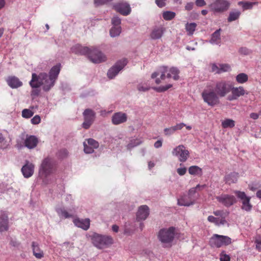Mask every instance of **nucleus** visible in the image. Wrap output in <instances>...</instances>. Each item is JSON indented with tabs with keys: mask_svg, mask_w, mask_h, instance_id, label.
Returning <instances> with one entry per match:
<instances>
[{
	"mask_svg": "<svg viewBox=\"0 0 261 261\" xmlns=\"http://www.w3.org/2000/svg\"><path fill=\"white\" fill-rule=\"evenodd\" d=\"M61 68V65L58 63L50 69L48 74L45 72H41L39 74L33 73L32 79L29 82L30 86L36 87L37 84L35 85L34 82L36 81L44 92L50 91L55 86L58 79Z\"/></svg>",
	"mask_w": 261,
	"mask_h": 261,
	"instance_id": "f257e3e1",
	"label": "nucleus"
},
{
	"mask_svg": "<svg viewBox=\"0 0 261 261\" xmlns=\"http://www.w3.org/2000/svg\"><path fill=\"white\" fill-rule=\"evenodd\" d=\"M80 54L87 55L90 60L94 63H99L106 60V56L96 48L90 49L87 47H81Z\"/></svg>",
	"mask_w": 261,
	"mask_h": 261,
	"instance_id": "f03ea898",
	"label": "nucleus"
},
{
	"mask_svg": "<svg viewBox=\"0 0 261 261\" xmlns=\"http://www.w3.org/2000/svg\"><path fill=\"white\" fill-rule=\"evenodd\" d=\"M93 245L99 249L106 248L113 244V239L110 236L102 235L97 233L91 236Z\"/></svg>",
	"mask_w": 261,
	"mask_h": 261,
	"instance_id": "7ed1b4c3",
	"label": "nucleus"
},
{
	"mask_svg": "<svg viewBox=\"0 0 261 261\" xmlns=\"http://www.w3.org/2000/svg\"><path fill=\"white\" fill-rule=\"evenodd\" d=\"M204 102L210 107H213L220 103V99L213 89H204L201 93Z\"/></svg>",
	"mask_w": 261,
	"mask_h": 261,
	"instance_id": "20e7f679",
	"label": "nucleus"
},
{
	"mask_svg": "<svg viewBox=\"0 0 261 261\" xmlns=\"http://www.w3.org/2000/svg\"><path fill=\"white\" fill-rule=\"evenodd\" d=\"M55 164L53 160L49 158H45L40 166L39 173L40 176L46 177L52 174L54 170Z\"/></svg>",
	"mask_w": 261,
	"mask_h": 261,
	"instance_id": "39448f33",
	"label": "nucleus"
},
{
	"mask_svg": "<svg viewBox=\"0 0 261 261\" xmlns=\"http://www.w3.org/2000/svg\"><path fill=\"white\" fill-rule=\"evenodd\" d=\"M231 83L230 82L221 80L217 82L214 87V90L218 97H224L231 91Z\"/></svg>",
	"mask_w": 261,
	"mask_h": 261,
	"instance_id": "423d86ee",
	"label": "nucleus"
},
{
	"mask_svg": "<svg viewBox=\"0 0 261 261\" xmlns=\"http://www.w3.org/2000/svg\"><path fill=\"white\" fill-rule=\"evenodd\" d=\"M231 243V239L227 236L214 234L210 240V244L212 247L219 248L223 245H228Z\"/></svg>",
	"mask_w": 261,
	"mask_h": 261,
	"instance_id": "0eeeda50",
	"label": "nucleus"
},
{
	"mask_svg": "<svg viewBox=\"0 0 261 261\" xmlns=\"http://www.w3.org/2000/svg\"><path fill=\"white\" fill-rule=\"evenodd\" d=\"M175 236V228L170 227L168 228L161 229L159 232L158 238L163 243H170L172 242Z\"/></svg>",
	"mask_w": 261,
	"mask_h": 261,
	"instance_id": "6e6552de",
	"label": "nucleus"
},
{
	"mask_svg": "<svg viewBox=\"0 0 261 261\" xmlns=\"http://www.w3.org/2000/svg\"><path fill=\"white\" fill-rule=\"evenodd\" d=\"M230 6L227 0H215L210 5L211 10L214 13H222L227 11Z\"/></svg>",
	"mask_w": 261,
	"mask_h": 261,
	"instance_id": "1a4fd4ad",
	"label": "nucleus"
},
{
	"mask_svg": "<svg viewBox=\"0 0 261 261\" xmlns=\"http://www.w3.org/2000/svg\"><path fill=\"white\" fill-rule=\"evenodd\" d=\"M127 61L124 59L117 62L108 71L107 75L109 79L114 78L118 73L126 65Z\"/></svg>",
	"mask_w": 261,
	"mask_h": 261,
	"instance_id": "9d476101",
	"label": "nucleus"
},
{
	"mask_svg": "<svg viewBox=\"0 0 261 261\" xmlns=\"http://www.w3.org/2000/svg\"><path fill=\"white\" fill-rule=\"evenodd\" d=\"M172 153L173 155L178 157L179 161L182 163L187 160L190 154L189 151L183 145H179L175 147Z\"/></svg>",
	"mask_w": 261,
	"mask_h": 261,
	"instance_id": "9b49d317",
	"label": "nucleus"
},
{
	"mask_svg": "<svg viewBox=\"0 0 261 261\" xmlns=\"http://www.w3.org/2000/svg\"><path fill=\"white\" fill-rule=\"evenodd\" d=\"M217 201L226 207H229L236 202V199L233 195L221 194L216 196Z\"/></svg>",
	"mask_w": 261,
	"mask_h": 261,
	"instance_id": "f8f14e48",
	"label": "nucleus"
},
{
	"mask_svg": "<svg viewBox=\"0 0 261 261\" xmlns=\"http://www.w3.org/2000/svg\"><path fill=\"white\" fill-rule=\"evenodd\" d=\"M231 94L228 96L227 99L229 101H233L238 99L240 97L243 96L245 94H248V92L245 90L243 86L238 87H234L231 83L230 87Z\"/></svg>",
	"mask_w": 261,
	"mask_h": 261,
	"instance_id": "ddd939ff",
	"label": "nucleus"
},
{
	"mask_svg": "<svg viewBox=\"0 0 261 261\" xmlns=\"http://www.w3.org/2000/svg\"><path fill=\"white\" fill-rule=\"evenodd\" d=\"M234 193L239 199L242 200V209L246 212L250 211L252 207V205L250 203L251 197L247 196L244 192L234 191Z\"/></svg>",
	"mask_w": 261,
	"mask_h": 261,
	"instance_id": "4468645a",
	"label": "nucleus"
},
{
	"mask_svg": "<svg viewBox=\"0 0 261 261\" xmlns=\"http://www.w3.org/2000/svg\"><path fill=\"white\" fill-rule=\"evenodd\" d=\"M115 10L123 16H127L131 12L129 4L125 2L120 1L113 5Z\"/></svg>",
	"mask_w": 261,
	"mask_h": 261,
	"instance_id": "2eb2a0df",
	"label": "nucleus"
},
{
	"mask_svg": "<svg viewBox=\"0 0 261 261\" xmlns=\"http://www.w3.org/2000/svg\"><path fill=\"white\" fill-rule=\"evenodd\" d=\"M83 145L85 153L90 154L94 152L95 149L98 148L99 143L92 138H89L84 142Z\"/></svg>",
	"mask_w": 261,
	"mask_h": 261,
	"instance_id": "dca6fc26",
	"label": "nucleus"
},
{
	"mask_svg": "<svg viewBox=\"0 0 261 261\" xmlns=\"http://www.w3.org/2000/svg\"><path fill=\"white\" fill-rule=\"evenodd\" d=\"M166 31V29L162 25L154 27L150 33L149 37L152 40H158L161 39Z\"/></svg>",
	"mask_w": 261,
	"mask_h": 261,
	"instance_id": "f3484780",
	"label": "nucleus"
},
{
	"mask_svg": "<svg viewBox=\"0 0 261 261\" xmlns=\"http://www.w3.org/2000/svg\"><path fill=\"white\" fill-rule=\"evenodd\" d=\"M127 120V115L123 112L115 113L112 117V122L114 125H119L125 122Z\"/></svg>",
	"mask_w": 261,
	"mask_h": 261,
	"instance_id": "a211bd4d",
	"label": "nucleus"
},
{
	"mask_svg": "<svg viewBox=\"0 0 261 261\" xmlns=\"http://www.w3.org/2000/svg\"><path fill=\"white\" fill-rule=\"evenodd\" d=\"M23 176L25 178H29L32 176L34 171V165L27 161L25 164L23 165L21 169Z\"/></svg>",
	"mask_w": 261,
	"mask_h": 261,
	"instance_id": "6ab92c4d",
	"label": "nucleus"
},
{
	"mask_svg": "<svg viewBox=\"0 0 261 261\" xmlns=\"http://www.w3.org/2000/svg\"><path fill=\"white\" fill-rule=\"evenodd\" d=\"M24 146L28 149L35 148L38 143V139L35 136L27 135L24 140Z\"/></svg>",
	"mask_w": 261,
	"mask_h": 261,
	"instance_id": "aec40b11",
	"label": "nucleus"
},
{
	"mask_svg": "<svg viewBox=\"0 0 261 261\" xmlns=\"http://www.w3.org/2000/svg\"><path fill=\"white\" fill-rule=\"evenodd\" d=\"M222 30L219 29L215 31L211 36L210 40H206V42H209L212 45H217L219 46L221 45V32Z\"/></svg>",
	"mask_w": 261,
	"mask_h": 261,
	"instance_id": "412c9836",
	"label": "nucleus"
},
{
	"mask_svg": "<svg viewBox=\"0 0 261 261\" xmlns=\"http://www.w3.org/2000/svg\"><path fill=\"white\" fill-rule=\"evenodd\" d=\"M149 214V207L146 205H143L139 207L137 213V219L139 221L144 220L148 216Z\"/></svg>",
	"mask_w": 261,
	"mask_h": 261,
	"instance_id": "4be33fe9",
	"label": "nucleus"
},
{
	"mask_svg": "<svg viewBox=\"0 0 261 261\" xmlns=\"http://www.w3.org/2000/svg\"><path fill=\"white\" fill-rule=\"evenodd\" d=\"M90 219L86 218L84 219L76 218L73 220L74 224L80 228H82L85 230H87L90 227Z\"/></svg>",
	"mask_w": 261,
	"mask_h": 261,
	"instance_id": "5701e85b",
	"label": "nucleus"
},
{
	"mask_svg": "<svg viewBox=\"0 0 261 261\" xmlns=\"http://www.w3.org/2000/svg\"><path fill=\"white\" fill-rule=\"evenodd\" d=\"M9 227L8 217L6 213L3 212L0 215V232L7 231Z\"/></svg>",
	"mask_w": 261,
	"mask_h": 261,
	"instance_id": "b1692460",
	"label": "nucleus"
},
{
	"mask_svg": "<svg viewBox=\"0 0 261 261\" xmlns=\"http://www.w3.org/2000/svg\"><path fill=\"white\" fill-rule=\"evenodd\" d=\"M32 248L33 255L37 259H41L44 257V252L39 245V244L36 242H32Z\"/></svg>",
	"mask_w": 261,
	"mask_h": 261,
	"instance_id": "393cba45",
	"label": "nucleus"
},
{
	"mask_svg": "<svg viewBox=\"0 0 261 261\" xmlns=\"http://www.w3.org/2000/svg\"><path fill=\"white\" fill-rule=\"evenodd\" d=\"M8 85L12 88L15 89L21 87L22 83L16 76H9L7 79Z\"/></svg>",
	"mask_w": 261,
	"mask_h": 261,
	"instance_id": "a878e982",
	"label": "nucleus"
},
{
	"mask_svg": "<svg viewBox=\"0 0 261 261\" xmlns=\"http://www.w3.org/2000/svg\"><path fill=\"white\" fill-rule=\"evenodd\" d=\"M195 201V198H188L187 196H185L178 199L177 203L180 206H189L193 205Z\"/></svg>",
	"mask_w": 261,
	"mask_h": 261,
	"instance_id": "bb28decb",
	"label": "nucleus"
},
{
	"mask_svg": "<svg viewBox=\"0 0 261 261\" xmlns=\"http://www.w3.org/2000/svg\"><path fill=\"white\" fill-rule=\"evenodd\" d=\"M179 70L177 68L172 67L169 69H168L166 77L167 78H172L174 80L177 81L179 78Z\"/></svg>",
	"mask_w": 261,
	"mask_h": 261,
	"instance_id": "cd10ccee",
	"label": "nucleus"
},
{
	"mask_svg": "<svg viewBox=\"0 0 261 261\" xmlns=\"http://www.w3.org/2000/svg\"><path fill=\"white\" fill-rule=\"evenodd\" d=\"M56 211L59 217L62 219H67L72 218L73 216V214L71 213V210L69 211V212H68L64 208L60 207L57 208Z\"/></svg>",
	"mask_w": 261,
	"mask_h": 261,
	"instance_id": "c85d7f7f",
	"label": "nucleus"
},
{
	"mask_svg": "<svg viewBox=\"0 0 261 261\" xmlns=\"http://www.w3.org/2000/svg\"><path fill=\"white\" fill-rule=\"evenodd\" d=\"M83 114L84 120L94 122L95 118V113L94 111L90 109H87L84 111Z\"/></svg>",
	"mask_w": 261,
	"mask_h": 261,
	"instance_id": "c756f323",
	"label": "nucleus"
},
{
	"mask_svg": "<svg viewBox=\"0 0 261 261\" xmlns=\"http://www.w3.org/2000/svg\"><path fill=\"white\" fill-rule=\"evenodd\" d=\"M207 220L211 223H214L216 226H220L227 224L228 225L226 220H220V218L215 217L213 216H209Z\"/></svg>",
	"mask_w": 261,
	"mask_h": 261,
	"instance_id": "7c9ffc66",
	"label": "nucleus"
},
{
	"mask_svg": "<svg viewBox=\"0 0 261 261\" xmlns=\"http://www.w3.org/2000/svg\"><path fill=\"white\" fill-rule=\"evenodd\" d=\"M239 174L237 172H233L227 174L225 177V180L226 183L230 185L231 184L235 183L238 180Z\"/></svg>",
	"mask_w": 261,
	"mask_h": 261,
	"instance_id": "2f4dec72",
	"label": "nucleus"
},
{
	"mask_svg": "<svg viewBox=\"0 0 261 261\" xmlns=\"http://www.w3.org/2000/svg\"><path fill=\"white\" fill-rule=\"evenodd\" d=\"M188 171L190 174L194 176H201L202 175V169L198 166H190L188 169Z\"/></svg>",
	"mask_w": 261,
	"mask_h": 261,
	"instance_id": "473e14b6",
	"label": "nucleus"
},
{
	"mask_svg": "<svg viewBox=\"0 0 261 261\" xmlns=\"http://www.w3.org/2000/svg\"><path fill=\"white\" fill-rule=\"evenodd\" d=\"M197 24L195 22H187L185 24V30L187 33V35L191 36L193 35L197 27Z\"/></svg>",
	"mask_w": 261,
	"mask_h": 261,
	"instance_id": "72a5a7b5",
	"label": "nucleus"
},
{
	"mask_svg": "<svg viewBox=\"0 0 261 261\" xmlns=\"http://www.w3.org/2000/svg\"><path fill=\"white\" fill-rule=\"evenodd\" d=\"M241 15V12L238 10H232L229 12L227 18V21L229 22L235 21L239 19Z\"/></svg>",
	"mask_w": 261,
	"mask_h": 261,
	"instance_id": "f704fd0d",
	"label": "nucleus"
},
{
	"mask_svg": "<svg viewBox=\"0 0 261 261\" xmlns=\"http://www.w3.org/2000/svg\"><path fill=\"white\" fill-rule=\"evenodd\" d=\"M143 141L141 138H132L130 140V142L126 146L128 150H131L135 147H136L140 145L142 143Z\"/></svg>",
	"mask_w": 261,
	"mask_h": 261,
	"instance_id": "c9c22d12",
	"label": "nucleus"
},
{
	"mask_svg": "<svg viewBox=\"0 0 261 261\" xmlns=\"http://www.w3.org/2000/svg\"><path fill=\"white\" fill-rule=\"evenodd\" d=\"M206 187L205 185H197L195 187L192 188L189 190L188 194L187 195L188 198H195L194 195L195 194L197 190H201Z\"/></svg>",
	"mask_w": 261,
	"mask_h": 261,
	"instance_id": "e433bc0d",
	"label": "nucleus"
},
{
	"mask_svg": "<svg viewBox=\"0 0 261 261\" xmlns=\"http://www.w3.org/2000/svg\"><path fill=\"white\" fill-rule=\"evenodd\" d=\"M213 214L216 216L220 218V220H226V217L229 215V212L227 211L223 210H217L213 212Z\"/></svg>",
	"mask_w": 261,
	"mask_h": 261,
	"instance_id": "4c0bfd02",
	"label": "nucleus"
},
{
	"mask_svg": "<svg viewBox=\"0 0 261 261\" xmlns=\"http://www.w3.org/2000/svg\"><path fill=\"white\" fill-rule=\"evenodd\" d=\"M34 84L35 85L37 84V86L36 87H34L31 86V87L32 89L31 92V96L33 99H34L36 97L38 96L40 94V91H41V90L40 89V87L41 86L36 81H35V82H34Z\"/></svg>",
	"mask_w": 261,
	"mask_h": 261,
	"instance_id": "58836bf2",
	"label": "nucleus"
},
{
	"mask_svg": "<svg viewBox=\"0 0 261 261\" xmlns=\"http://www.w3.org/2000/svg\"><path fill=\"white\" fill-rule=\"evenodd\" d=\"M236 80L239 84H244L248 80V76L245 73L238 74L236 77Z\"/></svg>",
	"mask_w": 261,
	"mask_h": 261,
	"instance_id": "ea45409f",
	"label": "nucleus"
},
{
	"mask_svg": "<svg viewBox=\"0 0 261 261\" xmlns=\"http://www.w3.org/2000/svg\"><path fill=\"white\" fill-rule=\"evenodd\" d=\"M121 27H112L110 30V35L111 37H116L120 35L121 33Z\"/></svg>",
	"mask_w": 261,
	"mask_h": 261,
	"instance_id": "a19ab883",
	"label": "nucleus"
},
{
	"mask_svg": "<svg viewBox=\"0 0 261 261\" xmlns=\"http://www.w3.org/2000/svg\"><path fill=\"white\" fill-rule=\"evenodd\" d=\"M222 126L223 128H232L235 125V122L231 119H225L222 122Z\"/></svg>",
	"mask_w": 261,
	"mask_h": 261,
	"instance_id": "79ce46f5",
	"label": "nucleus"
},
{
	"mask_svg": "<svg viewBox=\"0 0 261 261\" xmlns=\"http://www.w3.org/2000/svg\"><path fill=\"white\" fill-rule=\"evenodd\" d=\"M175 13L170 11H165L163 13V17L166 20H171L175 16Z\"/></svg>",
	"mask_w": 261,
	"mask_h": 261,
	"instance_id": "37998d69",
	"label": "nucleus"
},
{
	"mask_svg": "<svg viewBox=\"0 0 261 261\" xmlns=\"http://www.w3.org/2000/svg\"><path fill=\"white\" fill-rule=\"evenodd\" d=\"M255 4H256V3H255V2H239L238 3L239 5L242 6V8L244 10L251 9L252 8L253 6L254 5H255Z\"/></svg>",
	"mask_w": 261,
	"mask_h": 261,
	"instance_id": "c03bdc74",
	"label": "nucleus"
},
{
	"mask_svg": "<svg viewBox=\"0 0 261 261\" xmlns=\"http://www.w3.org/2000/svg\"><path fill=\"white\" fill-rule=\"evenodd\" d=\"M172 87V84H168L165 86H159L158 87H154L153 88V89H154L156 92H163L164 91H167L169 88H171Z\"/></svg>",
	"mask_w": 261,
	"mask_h": 261,
	"instance_id": "a18cd8bd",
	"label": "nucleus"
},
{
	"mask_svg": "<svg viewBox=\"0 0 261 261\" xmlns=\"http://www.w3.org/2000/svg\"><path fill=\"white\" fill-rule=\"evenodd\" d=\"M34 114L33 111L29 109H25L22 111V116L25 118H30Z\"/></svg>",
	"mask_w": 261,
	"mask_h": 261,
	"instance_id": "49530a36",
	"label": "nucleus"
},
{
	"mask_svg": "<svg viewBox=\"0 0 261 261\" xmlns=\"http://www.w3.org/2000/svg\"><path fill=\"white\" fill-rule=\"evenodd\" d=\"M150 87L146 84L140 83L137 86V89L140 92H145L149 90Z\"/></svg>",
	"mask_w": 261,
	"mask_h": 261,
	"instance_id": "de8ad7c7",
	"label": "nucleus"
},
{
	"mask_svg": "<svg viewBox=\"0 0 261 261\" xmlns=\"http://www.w3.org/2000/svg\"><path fill=\"white\" fill-rule=\"evenodd\" d=\"M111 22L112 27H121L120 24L121 20V19L118 16H114L112 18Z\"/></svg>",
	"mask_w": 261,
	"mask_h": 261,
	"instance_id": "09e8293b",
	"label": "nucleus"
},
{
	"mask_svg": "<svg viewBox=\"0 0 261 261\" xmlns=\"http://www.w3.org/2000/svg\"><path fill=\"white\" fill-rule=\"evenodd\" d=\"M68 152L65 149L60 150L57 153V156L60 159H64L68 156Z\"/></svg>",
	"mask_w": 261,
	"mask_h": 261,
	"instance_id": "8fccbe9b",
	"label": "nucleus"
},
{
	"mask_svg": "<svg viewBox=\"0 0 261 261\" xmlns=\"http://www.w3.org/2000/svg\"><path fill=\"white\" fill-rule=\"evenodd\" d=\"M220 73L227 72L231 70L230 65L228 64H220Z\"/></svg>",
	"mask_w": 261,
	"mask_h": 261,
	"instance_id": "3c124183",
	"label": "nucleus"
},
{
	"mask_svg": "<svg viewBox=\"0 0 261 261\" xmlns=\"http://www.w3.org/2000/svg\"><path fill=\"white\" fill-rule=\"evenodd\" d=\"M62 247H65L66 251H69L71 249L74 248L73 243L70 242H66L61 245Z\"/></svg>",
	"mask_w": 261,
	"mask_h": 261,
	"instance_id": "603ef678",
	"label": "nucleus"
},
{
	"mask_svg": "<svg viewBox=\"0 0 261 261\" xmlns=\"http://www.w3.org/2000/svg\"><path fill=\"white\" fill-rule=\"evenodd\" d=\"M8 146L7 141L5 140L2 134L0 133V148L5 149Z\"/></svg>",
	"mask_w": 261,
	"mask_h": 261,
	"instance_id": "864d4df0",
	"label": "nucleus"
},
{
	"mask_svg": "<svg viewBox=\"0 0 261 261\" xmlns=\"http://www.w3.org/2000/svg\"><path fill=\"white\" fill-rule=\"evenodd\" d=\"M175 129L174 126L168 128H166L164 129V134L166 136H170L175 132Z\"/></svg>",
	"mask_w": 261,
	"mask_h": 261,
	"instance_id": "5fc2aeb1",
	"label": "nucleus"
},
{
	"mask_svg": "<svg viewBox=\"0 0 261 261\" xmlns=\"http://www.w3.org/2000/svg\"><path fill=\"white\" fill-rule=\"evenodd\" d=\"M254 242L256 244V249L258 251H261V236H257Z\"/></svg>",
	"mask_w": 261,
	"mask_h": 261,
	"instance_id": "6e6d98bb",
	"label": "nucleus"
},
{
	"mask_svg": "<svg viewBox=\"0 0 261 261\" xmlns=\"http://www.w3.org/2000/svg\"><path fill=\"white\" fill-rule=\"evenodd\" d=\"M230 256L226 254L224 251L222 252L220 254V261H230Z\"/></svg>",
	"mask_w": 261,
	"mask_h": 261,
	"instance_id": "4d7b16f0",
	"label": "nucleus"
},
{
	"mask_svg": "<svg viewBox=\"0 0 261 261\" xmlns=\"http://www.w3.org/2000/svg\"><path fill=\"white\" fill-rule=\"evenodd\" d=\"M212 71L217 74H220V64L217 65L216 64H212Z\"/></svg>",
	"mask_w": 261,
	"mask_h": 261,
	"instance_id": "13d9d810",
	"label": "nucleus"
},
{
	"mask_svg": "<svg viewBox=\"0 0 261 261\" xmlns=\"http://www.w3.org/2000/svg\"><path fill=\"white\" fill-rule=\"evenodd\" d=\"M113 0H94V3L96 6H100L109 4Z\"/></svg>",
	"mask_w": 261,
	"mask_h": 261,
	"instance_id": "bf43d9fd",
	"label": "nucleus"
},
{
	"mask_svg": "<svg viewBox=\"0 0 261 261\" xmlns=\"http://www.w3.org/2000/svg\"><path fill=\"white\" fill-rule=\"evenodd\" d=\"M31 121L32 124H38L40 122L41 118L39 115H36L31 119Z\"/></svg>",
	"mask_w": 261,
	"mask_h": 261,
	"instance_id": "052dcab7",
	"label": "nucleus"
},
{
	"mask_svg": "<svg viewBox=\"0 0 261 261\" xmlns=\"http://www.w3.org/2000/svg\"><path fill=\"white\" fill-rule=\"evenodd\" d=\"M167 0H155V2L156 5L159 8H163L166 5V1Z\"/></svg>",
	"mask_w": 261,
	"mask_h": 261,
	"instance_id": "680f3d73",
	"label": "nucleus"
},
{
	"mask_svg": "<svg viewBox=\"0 0 261 261\" xmlns=\"http://www.w3.org/2000/svg\"><path fill=\"white\" fill-rule=\"evenodd\" d=\"M187 172V168L185 167L177 169V172L180 176L184 175Z\"/></svg>",
	"mask_w": 261,
	"mask_h": 261,
	"instance_id": "e2e57ef3",
	"label": "nucleus"
},
{
	"mask_svg": "<svg viewBox=\"0 0 261 261\" xmlns=\"http://www.w3.org/2000/svg\"><path fill=\"white\" fill-rule=\"evenodd\" d=\"M93 123V122L90 121L84 120V122L82 123V127L85 129H88Z\"/></svg>",
	"mask_w": 261,
	"mask_h": 261,
	"instance_id": "0e129e2a",
	"label": "nucleus"
},
{
	"mask_svg": "<svg viewBox=\"0 0 261 261\" xmlns=\"http://www.w3.org/2000/svg\"><path fill=\"white\" fill-rule=\"evenodd\" d=\"M168 72V68L167 67H163L162 71L161 74L160 75V79L162 80L165 79L166 73Z\"/></svg>",
	"mask_w": 261,
	"mask_h": 261,
	"instance_id": "69168bd1",
	"label": "nucleus"
},
{
	"mask_svg": "<svg viewBox=\"0 0 261 261\" xmlns=\"http://www.w3.org/2000/svg\"><path fill=\"white\" fill-rule=\"evenodd\" d=\"M250 52V50L246 47H241L239 49V53L241 54L244 55H248V54H249Z\"/></svg>",
	"mask_w": 261,
	"mask_h": 261,
	"instance_id": "338daca9",
	"label": "nucleus"
},
{
	"mask_svg": "<svg viewBox=\"0 0 261 261\" xmlns=\"http://www.w3.org/2000/svg\"><path fill=\"white\" fill-rule=\"evenodd\" d=\"M186 126V124L184 123H180L177 124L176 125L174 126V128L175 129V131L177 130H180L184 126Z\"/></svg>",
	"mask_w": 261,
	"mask_h": 261,
	"instance_id": "774afa93",
	"label": "nucleus"
}]
</instances>
